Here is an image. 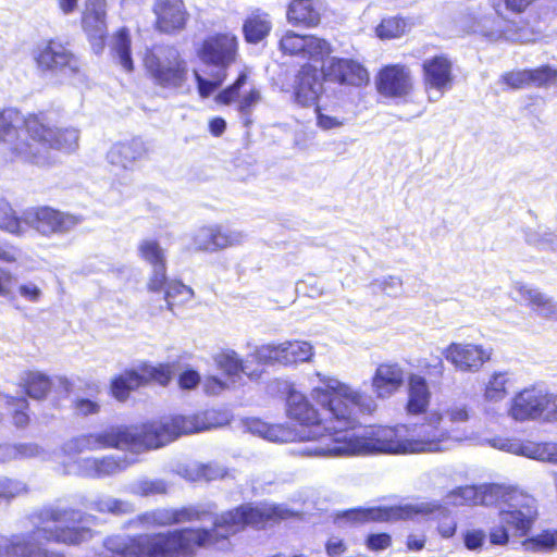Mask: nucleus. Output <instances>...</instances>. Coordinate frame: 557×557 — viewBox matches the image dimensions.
Segmentation results:
<instances>
[{"instance_id": "obj_21", "label": "nucleus", "mask_w": 557, "mask_h": 557, "mask_svg": "<svg viewBox=\"0 0 557 557\" xmlns=\"http://www.w3.org/2000/svg\"><path fill=\"white\" fill-rule=\"evenodd\" d=\"M312 346L308 342H285L280 345L268 344L256 350V358L261 362L277 361L288 364L309 361L312 357Z\"/></svg>"}, {"instance_id": "obj_47", "label": "nucleus", "mask_w": 557, "mask_h": 557, "mask_svg": "<svg viewBox=\"0 0 557 557\" xmlns=\"http://www.w3.org/2000/svg\"><path fill=\"white\" fill-rule=\"evenodd\" d=\"M476 486H461L447 493L443 506H468L475 505Z\"/></svg>"}, {"instance_id": "obj_19", "label": "nucleus", "mask_w": 557, "mask_h": 557, "mask_svg": "<svg viewBox=\"0 0 557 557\" xmlns=\"http://www.w3.org/2000/svg\"><path fill=\"white\" fill-rule=\"evenodd\" d=\"M278 47L286 55L309 60L323 59L331 51L326 40L314 36L299 35L293 30H287L281 37Z\"/></svg>"}, {"instance_id": "obj_17", "label": "nucleus", "mask_w": 557, "mask_h": 557, "mask_svg": "<svg viewBox=\"0 0 557 557\" xmlns=\"http://www.w3.org/2000/svg\"><path fill=\"white\" fill-rule=\"evenodd\" d=\"M151 11L156 17L154 29L166 35L184 30L189 20L184 0H153Z\"/></svg>"}, {"instance_id": "obj_9", "label": "nucleus", "mask_w": 557, "mask_h": 557, "mask_svg": "<svg viewBox=\"0 0 557 557\" xmlns=\"http://www.w3.org/2000/svg\"><path fill=\"white\" fill-rule=\"evenodd\" d=\"M322 407L321 411L315 409L307 399V397L296 391H290L287 397V414L292 420L297 421L304 430L300 434V440L305 441H319L301 451L302 455L312 456L308 451L318 445H333L332 435L336 433L337 425H335L334 417L329 416L324 408L327 403L322 404L313 397ZM313 457H317L313 455Z\"/></svg>"}, {"instance_id": "obj_56", "label": "nucleus", "mask_w": 557, "mask_h": 557, "mask_svg": "<svg viewBox=\"0 0 557 557\" xmlns=\"http://www.w3.org/2000/svg\"><path fill=\"white\" fill-rule=\"evenodd\" d=\"M8 404L14 407L13 423L16 428H25L29 422V417L25 412L28 403L24 397H8Z\"/></svg>"}, {"instance_id": "obj_29", "label": "nucleus", "mask_w": 557, "mask_h": 557, "mask_svg": "<svg viewBox=\"0 0 557 557\" xmlns=\"http://www.w3.org/2000/svg\"><path fill=\"white\" fill-rule=\"evenodd\" d=\"M404 383V371L397 363L380 364L373 376L372 386L377 397L387 398Z\"/></svg>"}, {"instance_id": "obj_1", "label": "nucleus", "mask_w": 557, "mask_h": 557, "mask_svg": "<svg viewBox=\"0 0 557 557\" xmlns=\"http://www.w3.org/2000/svg\"><path fill=\"white\" fill-rule=\"evenodd\" d=\"M220 425L214 410L193 416H176L141 425H110L101 431L81 434L63 443L65 455L108 448L141 453L162 447L178 436L206 431Z\"/></svg>"}, {"instance_id": "obj_14", "label": "nucleus", "mask_w": 557, "mask_h": 557, "mask_svg": "<svg viewBox=\"0 0 557 557\" xmlns=\"http://www.w3.org/2000/svg\"><path fill=\"white\" fill-rule=\"evenodd\" d=\"M173 375V366L159 364L151 366L144 363L138 369L126 370L111 383L113 396L123 401L127 399L129 392L150 382H157L160 385H168Z\"/></svg>"}, {"instance_id": "obj_53", "label": "nucleus", "mask_w": 557, "mask_h": 557, "mask_svg": "<svg viewBox=\"0 0 557 557\" xmlns=\"http://www.w3.org/2000/svg\"><path fill=\"white\" fill-rule=\"evenodd\" d=\"M218 364L228 376H237L239 373H246V369L235 351L220 355Z\"/></svg>"}, {"instance_id": "obj_27", "label": "nucleus", "mask_w": 557, "mask_h": 557, "mask_svg": "<svg viewBox=\"0 0 557 557\" xmlns=\"http://www.w3.org/2000/svg\"><path fill=\"white\" fill-rule=\"evenodd\" d=\"M322 71L311 64H306L299 71L295 85V100L297 103L309 107L315 104L322 92Z\"/></svg>"}, {"instance_id": "obj_18", "label": "nucleus", "mask_w": 557, "mask_h": 557, "mask_svg": "<svg viewBox=\"0 0 557 557\" xmlns=\"http://www.w3.org/2000/svg\"><path fill=\"white\" fill-rule=\"evenodd\" d=\"M423 79L430 101L438 100L453 84V63L445 55L426 59L423 64Z\"/></svg>"}, {"instance_id": "obj_58", "label": "nucleus", "mask_w": 557, "mask_h": 557, "mask_svg": "<svg viewBox=\"0 0 557 557\" xmlns=\"http://www.w3.org/2000/svg\"><path fill=\"white\" fill-rule=\"evenodd\" d=\"M529 70L507 72L502 76V81L513 89H520L531 86Z\"/></svg>"}, {"instance_id": "obj_49", "label": "nucleus", "mask_w": 557, "mask_h": 557, "mask_svg": "<svg viewBox=\"0 0 557 557\" xmlns=\"http://www.w3.org/2000/svg\"><path fill=\"white\" fill-rule=\"evenodd\" d=\"M23 224V218L18 219L9 203H0V228L15 235H23L25 232Z\"/></svg>"}, {"instance_id": "obj_33", "label": "nucleus", "mask_w": 557, "mask_h": 557, "mask_svg": "<svg viewBox=\"0 0 557 557\" xmlns=\"http://www.w3.org/2000/svg\"><path fill=\"white\" fill-rule=\"evenodd\" d=\"M272 22L268 13L252 12L243 24V34L245 40L249 44H259L271 32Z\"/></svg>"}, {"instance_id": "obj_51", "label": "nucleus", "mask_w": 557, "mask_h": 557, "mask_svg": "<svg viewBox=\"0 0 557 557\" xmlns=\"http://www.w3.org/2000/svg\"><path fill=\"white\" fill-rule=\"evenodd\" d=\"M66 473L83 478L98 479V458H79L69 466Z\"/></svg>"}, {"instance_id": "obj_64", "label": "nucleus", "mask_w": 557, "mask_h": 557, "mask_svg": "<svg viewBox=\"0 0 557 557\" xmlns=\"http://www.w3.org/2000/svg\"><path fill=\"white\" fill-rule=\"evenodd\" d=\"M373 285L377 286L381 290H383L387 295L395 296L400 292L403 282L399 277L388 276V277H384L382 280L375 281L373 283Z\"/></svg>"}, {"instance_id": "obj_63", "label": "nucleus", "mask_w": 557, "mask_h": 557, "mask_svg": "<svg viewBox=\"0 0 557 557\" xmlns=\"http://www.w3.org/2000/svg\"><path fill=\"white\" fill-rule=\"evenodd\" d=\"M317 112V125L323 131H331L339 128L345 125V119L337 116H331L321 111L319 107L315 109Z\"/></svg>"}, {"instance_id": "obj_7", "label": "nucleus", "mask_w": 557, "mask_h": 557, "mask_svg": "<svg viewBox=\"0 0 557 557\" xmlns=\"http://www.w3.org/2000/svg\"><path fill=\"white\" fill-rule=\"evenodd\" d=\"M32 143L16 144L13 150L25 160L37 165L52 162L51 149L73 151L78 147V131L75 128H52L44 115H29L25 121Z\"/></svg>"}, {"instance_id": "obj_61", "label": "nucleus", "mask_w": 557, "mask_h": 557, "mask_svg": "<svg viewBox=\"0 0 557 557\" xmlns=\"http://www.w3.org/2000/svg\"><path fill=\"white\" fill-rule=\"evenodd\" d=\"M486 534L483 530L472 529L463 533V543L469 550H479L485 543Z\"/></svg>"}, {"instance_id": "obj_11", "label": "nucleus", "mask_w": 557, "mask_h": 557, "mask_svg": "<svg viewBox=\"0 0 557 557\" xmlns=\"http://www.w3.org/2000/svg\"><path fill=\"white\" fill-rule=\"evenodd\" d=\"M23 222L45 237L64 236L83 222V218L51 207L30 208L23 213Z\"/></svg>"}, {"instance_id": "obj_4", "label": "nucleus", "mask_w": 557, "mask_h": 557, "mask_svg": "<svg viewBox=\"0 0 557 557\" xmlns=\"http://www.w3.org/2000/svg\"><path fill=\"white\" fill-rule=\"evenodd\" d=\"M311 396L315 397L318 400H321L322 404L324 401L327 403V407L324 408V411L334 417L335 425H337L336 433L332 435L333 445H318L314 446L309 454L315 456H355V455H364L363 453H335L333 448L337 445H343L344 442L337 441L341 435L345 436H356L361 435L364 431L371 430L372 428L363 429L362 431L348 432V429H352L356 424V413L358 411L363 413H372L376 404L371 396L360 394L356 391H352L349 386L342 384L337 380L329 379L321 381L319 385L314 386L311 392ZM374 426L373 429H376Z\"/></svg>"}, {"instance_id": "obj_8", "label": "nucleus", "mask_w": 557, "mask_h": 557, "mask_svg": "<svg viewBox=\"0 0 557 557\" xmlns=\"http://www.w3.org/2000/svg\"><path fill=\"white\" fill-rule=\"evenodd\" d=\"M436 515L438 521V532L449 539L455 535L457 522L451 517V512L440 502H425L418 504H407L404 506L377 507L369 509H351L345 511L341 518L347 521L358 523L366 521H397L412 519L417 515Z\"/></svg>"}, {"instance_id": "obj_10", "label": "nucleus", "mask_w": 557, "mask_h": 557, "mask_svg": "<svg viewBox=\"0 0 557 557\" xmlns=\"http://www.w3.org/2000/svg\"><path fill=\"white\" fill-rule=\"evenodd\" d=\"M145 66L158 86L177 90L187 82L188 64L174 46L160 45L146 53Z\"/></svg>"}, {"instance_id": "obj_38", "label": "nucleus", "mask_w": 557, "mask_h": 557, "mask_svg": "<svg viewBox=\"0 0 557 557\" xmlns=\"http://www.w3.org/2000/svg\"><path fill=\"white\" fill-rule=\"evenodd\" d=\"M21 382L27 395L34 399L45 398L52 386L49 376L38 371L25 372Z\"/></svg>"}, {"instance_id": "obj_5", "label": "nucleus", "mask_w": 557, "mask_h": 557, "mask_svg": "<svg viewBox=\"0 0 557 557\" xmlns=\"http://www.w3.org/2000/svg\"><path fill=\"white\" fill-rule=\"evenodd\" d=\"M214 536V530L184 528L128 541L109 537L104 544L112 557H193L196 547H208Z\"/></svg>"}, {"instance_id": "obj_50", "label": "nucleus", "mask_w": 557, "mask_h": 557, "mask_svg": "<svg viewBox=\"0 0 557 557\" xmlns=\"http://www.w3.org/2000/svg\"><path fill=\"white\" fill-rule=\"evenodd\" d=\"M507 382L508 377L506 372L494 373L486 385L484 393L485 399L490 401L502 400L507 394Z\"/></svg>"}, {"instance_id": "obj_28", "label": "nucleus", "mask_w": 557, "mask_h": 557, "mask_svg": "<svg viewBox=\"0 0 557 557\" xmlns=\"http://www.w3.org/2000/svg\"><path fill=\"white\" fill-rule=\"evenodd\" d=\"M323 10V0H292L286 17L293 25L313 27L320 23Z\"/></svg>"}, {"instance_id": "obj_40", "label": "nucleus", "mask_w": 557, "mask_h": 557, "mask_svg": "<svg viewBox=\"0 0 557 557\" xmlns=\"http://www.w3.org/2000/svg\"><path fill=\"white\" fill-rule=\"evenodd\" d=\"M161 290H164V301L166 304V309L170 311H173L176 305L190 300L194 295L190 287L177 281L169 282L166 280Z\"/></svg>"}, {"instance_id": "obj_3", "label": "nucleus", "mask_w": 557, "mask_h": 557, "mask_svg": "<svg viewBox=\"0 0 557 557\" xmlns=\"http://www.w3.org/2000/svg\"><path fill=\"white\" fill-rule=\"evenodd\" d=\"M83 512L73 508L50 507L38 515L35 529L26 534L11 537L0 535V556L2 557H61L60 554L42 548L40 541L77 545L92 537L88 528L70 527L81 522Z\"/></svg>"}, {"instance_id": "obj_37", "label": "nucleus", "mask_w": 557, "mask_h": 557, "mask_svg": "<svg viewBox=\"0 0 557 557\" xmlns=\"http://www.w3.org/2000/svg\"><path fill=\"white\" fill-rule=\"evenodd\" d=\"M15 109L0 111V141L13 144L18 136V128L25 121Z\"/></svg>"}, {"instance_id": "obj_43", "label": "nucleus", "mask_w": 557, "mask_h": 557, "mask_svg": "<svg viewBox=\"0 0 557 557\" xmlns=\"http://www.w3.org/2000/svg\"><path fill=\"white\" fill-rule=\"evenodd\" d=\"M522 546L525 552H552L557 548V532L544 531L524 540Z\"/></svg>"}, {"instance_id": "obj_12", "label": "nucleus", "mask_w": 557, "mask_h": 557, "mask_svg": "<svg viewBox=\"0 0 557 557\" xmlns=\"http://www.w3.org/2000/svg\"><path fill=\"white\" fill-rule=\"evenodd\" d=\"M39 70L55 75L72 76L79 72V59L61 41L55 39L39 42L33 51Z\"/></svg>"}, {"instance_id": "obj_22", "label": "nucleus", "mask_w": 557, "mask_h": 557, "mask_svg": "<svg viewBox=\"0 0 557 557\" xmlns=\"http://www.w3.org/2000/svg\"><path fill=\"white\" fill-rule=\"evenodd\" d=\"M244 237L239 231L222 225H212L199 228L195 234L194 244L198 250L214 252L239 245Z\"/></svg>"}, {"instance_id": "obj_44", "label": "nucleus", "mask_w": 557, "mask_h": 557, "mask_svg": "<svg viewBox=\"0 0 557 557\" xmlns=\"http://www.w3.org/2000/svg\"><path fill=\"white\" fill-rule=\"evenodd\" d=\"M198 85L199 95L202 98H208L215 91L226 79L227 73L210 69L208 78L202 77L197 71L194 72Z\"/></svg>"}, {"instance_id": "obj_52", "label": "nucleus", "mask_w": 557, "mask_h": 557, "mask_svg": "<svg viewBox=\"0 0 557 557\" xmlns=\"http://www.w3.org/2000/svg\"><path fill=\"white\" fill-rule=\"evenodd\" d=\"M531 86L547 87L557 84V70L549 65L540 66L529 70Z\"/></svg>"}, {"instance_id": "obj_62", "label": "nucleus", "mask_w": 557, "mask_h": 557, "mask_svg": "<svg viewBox=\"0 0 557 557\" xmlns=\"http://www.w3.org/2000/svg\"><path fill=\"white\" fill-rule=\"evenodd\" d=\"M25 491V484L8 478L0 479V499L12 498Z\"/></svg>"}, {"instance_id": "obj_20", "label": "nucleus", "mask_w": 557, "mask_h": 557, "mask_svg": "<svg viewBox=\"0 0 557 557\" xmlns=\"http://www.w3.org/2000/svg\"><path fill=\"white\" fill-rule=\"evenodd\" d=\"M138 257L151 267L147 281L149 292L159 293L166 282V253L160 243L153 238H145L138 243Z\"/></svg>"}, {"instance_id": "obj_55", "label": "nucleus", "mask_w": 557, "mask_h": 557, "mask_svg": "<svg viewBox=\"0 0 557 557\" xmlns=\"http://www.w3.org/2000/svg\"><path fill=\"white\" fill-rule=\"evenodd\" d=\"M490 445L499 450L508 451L515 455L527 457L528 443L518 440H509L504 437H494L488 441Z\"/></svg>"}, {"instance_id": "obj_16", "label": "nucleus", "mask_w": 557, "mask_h": 557, "mask_svg": "<svg viewBox=\"0 0 557 557\" xmlns=\"http://www.w3.org/2000/svg\"><path fill=\"white\" fill-rule=\"evenodd\" d=\"M549 393L540 387H530L518 393L511 400L509 416L516 421L534 420L542 416L547 420Z\"/></svg>"}, {"instance_id": "obj_45", "label": "nucleus", "mask_w": 557, "mask_h": 557, "mask_svg": "<svg viewBox=\"0 0 557 557\" xmlns=\"http://www.w3.org/2000/svg\"><path fill=\"white\" fill-rule=\"evenodd\" d=\"M527 457L540 461L557 463V443H532L528 442Z\"/></svg>"}, {"instance_id": "obj_48", "label": "nucleus", "mask_w": 557, "mask_h": 557, "mask_svg": "<svg viewBox=\"0 0 557 557\" xmlns=\"http://www.w3.org/2000/svg\"><path fill=\"white\" fill-rule=\"evenodd\" d=\"M131 462L125 457L106 456L98 458V479L115 475L128 468Z\"/></svg>"}, {"instance_id": "obj_13", "label": "nucleus", "mask_w": 557, "mask_h": 557, "mask_svg": "<svg viewBox=\"0 0 557 557\" xmlns=\"http://www.w3.org/2000/svg\"><path fill=\"white\" fill-rule=\"evenodd\" d=\"M197 55L209 69L227 73L238 55V38L228 32L209 35L202 40Z\"/></svg>"}, {"instance_id": "obj_42", "label": "nucleus", "mask_w": 557, "mask_h": 557, "mask_svg": "<svg viewBox=\"0 0 557 557\" xmlns=\"http://www.w3.org/2000/svg\"><path fill=\"white\" fill-rule=\"evenodd\" d=\"M89 508L101 513H112L115 516L127 515L135 511V506L132 503L111 496L95 500L90 504Z\"/></svg>"}, {"instance_id": "obj_57", "label": "nucleus", "mask_w": 557, "mask_h": 557, "mask_svg": "<svg viewBox=\"0 0 557 557\" xmlns=\"http://www.w3.org/2000/svg\"><path fill=\"white\" fill-rule=\"evenodd\" d=\"M261 101V94L258 89L252 88L247 95H245L239 103L238 111L245 117V124L251 123L249 116L252 113L253 108Z\"/></svg>"}, {"instance_id": "obj_36", "label": "nucleus", "mask_w": 557, "mask_h": 557, "mask_svg": "<svg viewBox=\"0 0 557 557\" xmlns=\"http://www.w3.org/2000/svg\"><path fill=\"white\" fill-rule=\"evenodd\" d=\"M83 28L86 32L95 53L103 51L107 37V21L100 16H83Z\"/></svg>"}, {"instance_id": "obj_34", "label": "nucleus", "mask_w": 557, "mask_h": 557, "mask_svg": "<svg viewBox=\"0 0 557 557\" xmlns=\"http://www.w3.org/2000/svg\"><path fill=\"white\" fill-rule=\"evenodd\" d=\"M131 528L152 529L174 525L173 508H157L136 516L127 522Z\"/></svg>"}, {"instance_id": "obj_35", "label": "nucleus", "mask_w": 557, "mask_h": 557, "mask_svg": "<svg viewBox=\"0 0 557 557\" xmlns=\"http://www.w3.org/2000/svg\"><path fill=\"white\" fill-rule=\"evenodd\" d=\"M111 53L113 59L125 70L132 72L134 62L131 54V35L126 27L120 28L111 41Z\"/></svg>"}, {"instance_id": "obj_15", "label": "nucleus", "mask_w": 557, "mask_h": 557, "mask_svg": "<svg viewBox=\"0 0 557 557\" xmlns=\"http://www.w3.org/2000/svg\"><path fill=\"white\" fill-rule=\"evenodd\" d=\"M536 517V500L521 491L513 492L512 496H509V503L499 511V522L513 529L520 536L529 533Z\"/></svg>"}, {"instance_id": "obj_26", "label": "nucleus", "mask_w": 557, "mask_h": 557, "mask_svg": "<svg viewBox=\"0 0 557 557\" xmlns=\"http://www.w3.org/2000/svg\"><path fill=\"white\" fill-rule=\"evenodd\" d=\"M411 88L410 72L405 66H386L379 74L377 90L383 96L404 97L410 92Z\"/></svg>"}, {"instance_id": "obj_6", "label": "nucleus", "mask_w": 557, "mask_h": 557, "mask_svg": "<svg viewBox=\"0 0 557 557\" xmlns=\"http://www.w3.org/2000/svg\"><path fill=\"white\" fill-rule=\"evenodd\" d=\"M294 516L295 512L282 504H242L231 510L215 515L213 528L210 530H214L216 536L208 543V546H215L220 542L225 543L231 535L247 528L264 529L269 523H276Z\"/></svg>"}, {"instance_id": "obj_31", "label": "nucleus", "mask_w": 557, "mask_h": 557, "mask_svg": "<svg viewBox=\"0 0 557 557\" xmlns=\"http://www.w3.org/2000/svg\"><path fill=\"white\" fill-rule=\"evenodd\" d=\"M408 403L406 409L410 414H420L426 411L431 393L423 376L411 374L409 377Z\"/></svg>"}, {"instance_id": "obj_41", "label": "nucleus", "mask_w": 557, "mask_h": 557, "mask_svg": "<svg viewBox=\"0 0 557 557\" xmlns=\"http://www.w3.org/2000/svg\"><path fill=\"white\" fill-rule=\"evenodd\" d=\"M524 238L530 246H534L541 250L557 252V233L546 227L539 226L535 230L529 228L525 231Z\"/></svg>"}, {"instance_id": "obj_2", "label": "nucleus", "mask_w": 557, "mask_h": 557, "mask_svg": "<svg viewBox=\"0 0 557 557\" xmlns=\"http://www.w3.org/2000/svg\"><path fill=\"white\" fill-rule=\"evenodd\" d=\"M443 416L432 412L424 423L417 426L410 437H403L401 428L380 426L364 431L361 435L343 436V445L333 448L335 453L363 454H419L438 453L448 449L451 442L449 432L441 426Z\"/></svg>"}, {"instance_id": "obj_24", "label": "nucleus", "mask_w": 557, "mask_h": 557, "mask_svg": "<svg viewBox=\"0 0 557 557\" xmlns=\"http://www.w3.org/2000/svg\"><path fill=\"white\" fill-rule=\"evenodd\" d=\"M149 148L140 137L119 141L111 146L107 152V161L114 168L131 171L136 163L146 159Z\"/></svg>"}, {"instance_id": "obj_60", "label": "nucleus", "mask_w": 557, "mask_h": 557, "mask_svg": "<svg viewBox=\"0 0 557 557\" xmlns=\"http://www.w3.org/2000/svg\"><path fill=\"white\" fill-rule=\"evenodd\" d=\"M135 492L141 496L166 493V484L162 480H144L137 483Z\"/></svg>"}, {"instance_id": "obj_54", "label": "nucleus", "mask_w": 557, "mask_h": 557, "mask_svg": "<svg viewBox=\"0 0 557 557\" xmlns=\"http://www.w3.org/2000/svg\"><path fill=\"white\" fill-rule=\"evenodd\" d=\"M250 429L253 433H258L260 436L271 442L287 441L285 431L278 425H269L267 423L256 421L251 424Z\"/></svg>"}, {"instance_id": "obj_32", "label": "nucleus", "mask_w": 557, "mask_h": 557, "mask_svg": "<svg viewBox=\"0 0 557 557\" xmlns=\"http://www.w3.org/2000/svg\"><path fill=\"white\" fill-rule=\"evenodd\" d=\"M519 490L502 484H484L476 486L475 505L497 506L499 511L509 503V496Z\"/></svg>"}, {"instance_id": "obj_30", "label": "nucleus", "mask_w": 557, "mask_h": 557, "mask_svg": "<svg viewBox=\"0 0 557 557\" xmlns=\"http://www.w3.org/2000/svg\"><path fill=\"white\" fill-rule=\"evenodd\" d=\"M516 290L521 299L528 302L539 315L547 319H557V302L553 301L545 294L523 284H518Z\"/></svg>"}, {"instance_id": "obj_25", "label": "nucleus", "mask_w": 557, "mask_h": 557, "mask_svg": "<svg viewBox=\"0 0 557 557\" xmlns=\"http://www.w3.org/2000/svg\"><path fill=\"white\" fill-rule=\"evenodd\" d=\"M446 360L451 362L457 370L463 372H476L490 359L491 352L482 346L473 344L451 343L445 350Z\"/></svg>"}, {"instance_id": "obj_39", "label": "nucleus", "mask_w": 557, "mask_h": 557, "mask_svg": "<svg viewBox=\"0 0 557 557\" xmlns=\"http://www.w3.org/2000/svg\"><path fill=\"white\" fill-rule=\"evenodd\" d=\"M216 508L218 506L214 503L200 504L196 506H187L182 508H173L174 524L199 521L205 516L213 515Z\"/></svg>"}, {"instance_id": "obj_46", "label": "nucleus", "mask_w": 557, "mask_h": 557, "mask_svg": "<svg viewBox=\"0 0 557 557\" xmlns=\"http://www.w3.org/2000/svg\"><path fill=\"white\" fill-rule=\"evenodd\" d=\"M406 30V21L401 17L392 16L382 20L376 27V35L381 39H393L403 36Z\"/></svg>"}, {"instance_id": "obj_23", "label": "nucleus", "mask_w": 557, "mask_h": 557, "mask_svg": "<svg viewBox=\"0 0 557 557\" xmlns=\"http://www.w3.org/2000/svg\"><path fill=\"white\" fill-rule=\"evenodd\" d=\"M321 71L325 79L339 84L360 86L368 81L367 70L351 59L329 58Z\"/></svg>"}, {"instance_id": "obj_59", "label": "nucleus", "mask_w": 557, "mask_h": 557, "mask_svg": "<svg viewBox=\"0 0 557 557\" xmlns=\"http://www.w3.org/2000/svg\"><path fill=\"white\" fill-rule=\"evenodd\" d=\"M246 81L247 74L242 72L232 85L223 89L216 96V100L224 104L231 103L238 96V92L240 88L246 84Z\"/></svg>"}]
</instances>
